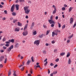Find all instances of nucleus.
I'll use <instances>...</instances> for the list:
<instances>
[{
	"mask_svg": "<svg viewBox=\"0 0 76 76\" xmlns=\"http://www.w3.org/2000/svg\"><path fill=\"white\" fill-rule=\"evenodd\" d=\"M29 7H24V10L25 11V13L28 14L30 12V10L28 9Z\"/></svg>",
	"mask_w": 76,
	"mask_h": 76,
	"instance_id": "obj_1",
	"label": "nucleus"
},
{
	"mask_svg": "<svg viewBox=\"0 0 76 76\" xmlns=\"http://www.w3.org/2000/svg\"><path fill=\"white\" fill-rule=\"evenodd\" d=\"M39 40H35L34 42V44H36V45H39Z\"/></svg>",
	"mask_w": 76,
	"mask_h": 76,
	"instance_id": "obj_2",
	"label": "nucleus"
},
{
	"mask_svg": "<svg viewBox=\"0 0 76 76\" xmlns=\"http://www.w3.org/2000/svg\"><path fill=\"white\" fill-rule=\"evenodd\" d=\"M14 9H15V4H14L11 7L10 9L11 12H13L14 11Z\"/></svg>",
	"mask_w": 76,
	"mask_h": 76,
	"instance_id": "obj_3",
	"label": "nucleus"
},
{
	"mask_svg": "<svg viewBox=\"0 0 76 76\" xmlns=\"http://www.w3.org/2000/svg\"><path fill=\"white\" fill-rule=\"evenodd\" d=\"M13 45H12L10 48H9L7 50V51L10 52V51L12 50V49H13Z\"/></svg>",
	"mask_w": 76,
	"mask_h": 76,
	"instance_id": "obj_4",
	"label": "nucleus"
},
{
	"mask_svg": "<svg viewBox=\"0 0 76 76\" xmlns=\"http://www.w3.org/2000/svg\"><path fill=\"white\" fill-rule=\"evenodd\" d=\"M48 21L50 24H53V23L55 24V23H55L53 20H49Z\"/></svg>",
	"mask_w": 76,
	"mask_h": 76,
	"instance_id": "obj_5",
	"label": "nucleus"
},
{
	"mask_svg": "<svg viewBox=\"0 0 76 76\" xmlns=\"http://www.w3.org/2000/svg\"><path fill=\"white\" fill-rule=\"evenodd\" d=\"M28 31H24L23 33V35L24 36H26L27 35H28Z\"/></svg>",
	"mask_w": 76,
	"mask_h": 76,
	"instance_id": "obj_6",
	"label": "nucleus"
},
{
	"mask_svg": "<svg viewBox=\"0 0 76 76\" xmlns=\"http://www.w3.org/2000/svg\"><path fill=\"white\" fill-rule=\"evenodd\" d=\"M20 30V28L18 27L15 29L14 31L15 32H19Z\"/></svg>",
	"mask_w": 76,
	"mask_h": 76,
	"instance_id": "obj_7",
	"label": "nucleus"
},
{
	"mask_svg": "<svg viewBox=\"0 0 76 76\" xmlns=\"http://www.w3.org/2000/svg\"><path fill=\"white\" fill-rule=\"evenodd\" d=\"M73 18H71L70 19V24H72V23H73Z\"/></svg>",
	"mask_w": 76,
	"mask_h": 76,
	"instance_id": "obj_8",
	"label": "nucleus"
},
{
	"mask_svg": "<svg viewBox=\"0 0 76 76\" xmlns=\"http://www.w3.org/2000/svg\"><path fill=\"white\" fill-rule=\"evenodd\" d=\"M15 48H18L19 47V44L18 43H17L15 44Z\"/></svg>",
	"mask_w": 76,
	"mask_h": 76,
	"instance_id": "obj_9",
	"label": "nucleus"
},
{
	"mask_svg": "<svg viewBox=\"0 0 76 76\" xmlns=\"http://www.w3.org/2000/svg\"><path fill=\"white\" fill-rule=\"evenodd\" d=\"M19 5L18 4H16L15 5V7L16 9V10H19Z\"/></svg>",
	"mask_w": 76,
	"mask_h": 76,
	"instance_id": "obj_10",
	"label": "nucleus"
},
{
	"mask_svg": "<svg viewBox=\"0 0 76 76\" xmlns=\"http://www.w3.org/2000/svg\"><path fill=\"white\" fill-rule=\"evenodd\" d=\"M34 25H35V23H34V22H33L32 23V25L31 27V29H32V28H33V26H34Z\"/></svg>",
	"mask_w": 76,
	"mask_h": 76,
	"instance_id": "obj_11",
	"label": "nucleus"
},
{
	"mask_svg": "<svg viewBox=\"0 0 76 76\" xmlns=\"http://www.w3.org/2000/svg\"><path fill=\"white\" fill-rule=\"evenodd\" d=\"M15 41V40L13 39H12L9 40H8V41L9 42H12V43H14V41Z\"/></svg>",
	"mask_w": 76,
	"mask_h": 76,
	"instance_id": "obj_12",
	"label": "nucleus"
},
{
	"mask_svg": "<svg viewBox=\"0 0 76 76\" xmlns=\"http://www.w3.org/2000/svg\"><path fill=\"white\" fill-rule=\"evenodd\" d=\"M72 9H73V7H70L69 8V11L68 12H70L72 11Z\"/></svg>",
	"mask_w": 76,
	"mask_h": 76,
	"instance_id": "obj_13",
	"label": "nucleus"
},
{
	"mask_svg": "<svg viewBox=\"0 0 76 76\" xmlns=\"http://www.w3.org/2000/svg\"><path fill=\"white\" fill-rule=\"evenodd\" d=\"M71 63H72V61H71V59L70 58H69L68 59V64H71Z\"/></svg>",
	"mask_w": 76,
	"mask_h": 76,
	"instance_id": "obj_14",
	"label": "nucleus"
},
{
	"mask_svg": "<svg viewBox=\"0 0 76 76\" xmlns=\"http://www.w3.org/2000/svg\"><path fill=\"white\" fill-rule=\"evenodd\" d=\"M4 58V57L3 56H1L0 58V61H2L3 60V59Z\"/></svg>",
	"mask_w": 76,
	"mask_h": 76,
	"instance_id": "obj_15",
	"label": "nucleus"
},
{
	"mask_svg": "<svg viewBox=\"0 0 76 76\" xmlns=\"http://www.w3.org/2000/svg\"><path fill=\"white\" fill-rule=\"evenodd\" d=\"M73 37V34H72L71 35L69 36L68 38L69 39H70L72 37Z\"/></svg>",
	"mask_w": 76,
	"mask_h": 76,
	"instance_id": "obj_16",
	"label": "nucleus"
},
{
	"mask_svg": "<svg viewBox=\"0 0 76 76\" xmlns=\"http://www.w3.org/2000/svg\"><path fill=\"white\" fill-rule=\"evenodd\" d=\"M43 36H44V34H42L40 35L39 36V37L40 38H42V37H43Z\"/></svg>",
	"mask_w": 76,
	"mask_h": 76,
	"instance_id": "obj_17",
	"label": "nucleus"
},
{
	"mask_svg": "<svg viewBox=\"0 0 76 76\" xmlns=\"http://www.w3.org/2000/svg\"><path fill=\"white\" fill-rule=\"evenodd\" d=\"M30 63H31V60H28L27 63L26 64H27V65H29Z\"/></svg>",
	"mask_w": 76,
	"mask_h": 76,
	"instance_id": "obj_18",
	"label": "nucleus"
},
{
	"mask_svg": "<svg viewBox=\"0 0 76 76\" xmlns=\"http://www.w3.org/2000/svg\"><path fill=\"white\" fill-rule=\"evenodd\" d=\"M28 26V24L26 25L24 27V31H25L26 29V28H27Z\"/></svg>",
	"mask_w": 76,
	"mask_h": 76,
	"instance_id": "obj_19",
	"label": "nucleus"
},
{
	"mask_svg": "<svg viewBox=\"0 0 76 76\" xmlns=\"http://www.w3.org/2000/svg\"><path fill=\"white\" fill-rule=\"evenodd\" d=\"M55 32H56V33H57V32H60V31L58 30V29H56L55 30Z\"/></svg>",
	"mask_w": 76,
	"mask_h": 76,
	"instance_id": "obj_20",
	"label": "nucleus"
},
{
	"mask_svg": "<svg viewBox=\"0 0 76 76\" xmlns=\"http://www.w3.org/2000/svg\"><path fill=\"white\" fill-rule=\"evenodd\" d=\"M16 72L15 71L14 72L13 74V76H17V75H16Z\"/></svg>",
	"mask_w": 76,
	"mask_h": 76,
	"instance_id": "obj_21",
	"label": "nucleus"
},
{
	"mask_svg": "<svg viewBox=\"0 0 76 76\" xmlns=\"http://www.w3.org/2000/svg\"><path fill=\"white\" fill-rule=\"evenodd\" d=\"M65 54V53H62L60 54V56H64Z\"/></svg>",
	"mask_w": 76,
	"mask_h": 76,
	"instance_id": "obj_22",
	"label": "nucleus"
},
{
	"mask_svg": "<svg viewBox=\"0 0 76 76\" xmlns=\"http://www.w3.org/2000/svg\"><path fill=\"white\" fill-rule=\"evenodd\" d=\"M70 55V53L69 52L68 53H67V55H66V57H69Z\"/></svg>",
	"mask_w": 76,
	"mask_h": 76,
	"instance_id": "obj_23",
	"label": "nucleus"
},
{
	"mask_svg": "<svg viewBox=\"0 0 76 76\" xmlns=\"http://www.w3.org/2000/svg\"><path fill=\"white\" fill-rule=\"evenodd\" d=\"M43 52V54H46L47 53V51H46L45 50H43L42 51Z\"/></svg>",
	"mask_w": 76,
	"mask_h": 76,
	"instance_id": "obj_24",
	"label": "nucleus"
},
{
	"mask_svg": "<svg viewBox=\"0 0 76 76\" xmlns=\"http://www.w3.org/2000/svg\"><path fill=\"white\" fill-rule=\"evenodd\" d=\"M12 15H13V16H15L16 15V14L15 12H13L12 13Z\"/></svg>",
	"mask_w": 76,
	"mask_h": 76,
	"instance_id": "obj_25",
	"label": "nucleus"
},
{
	"mask_svg": "<svg viewBox=\"0 0 76 76\" xmlns=\"http://www.w3.org/2000/svg\"><path fill=\"white\" fill-rule=\"evenodd\" d=\"M11 75V70H10L8 72V76H10Z\"/></svg>",
	"mask_w": 76,
	"mask_h": 76,
	"instance_id": "obj_26",
	"label": "nucleus"
},
{
	"mask_svg": "<svg viewBox=\"0 0 76 76\" xmlns=\"http://www.w3.org/2000/svg\"><path fill=\"white\" fill-rule=\"evenodd\" d=\"M57 71L54 72H53V73H51V74H53V75H54L55 74H57Z\"/></svg>",
	"mask_w": 76,
	"mask_h": 76,
	"instance_id": "obj_27",
	"label": "nucleus"
},
{
	"mask_svg": "<svg viewBox=\"0 0 76 76\" xmlns=\"http://www.w3.org/2000/svg\"><path fill=\"white\" fill-rule=\"evenodd\" d=\"M33 34L34 35H35L37 34V31H34V32L33 33Z\"/></svg>",
	"mask_w": 76,
	"mask_h": 76,
	"instance_id": "obj_28",
	"label": "nucleus"
},
{
	"mask_svg": "<svg viewBox=\"0 0 76 76\" xmlns=\"http://www.w3.org/2000/svg\"><path fill=\"white\" fill-rule=\"evenodd\" d=\"M34 57L33 56L31 57V59L33 62H34Z\"/></svg>",
	"mask_w": 76,
	"mask_h": 76,
	"instance_id": "obj_29",
	"label": "nucleus"
},
{
	"mask_svg": "<svg viewBox=\"0 0 76 76\" xmlns=\"http://www.w3.org/2000/svg\"><path fill=\"white\" fill-rule=\"evenodd\" d=\"M18 21V20H14L13 21V22L14 23H15V22H16Z\"/></svg>",
	"mask_w": 76,
	"mask_h": 76,
	"instance_id": "obj_30",
	"label": "nucleus"
},
{
	"mask_svg": "<svg viewBox=\"0 0 76 76\" xmlns=\"http://www.w3.org/2000/svg\"><path fill=\"white\" fill-rule=\"evenodd\" d=\"M54 35H55V33L54 32H52V36L53 37H54Z\"/></svg>",
	"mask_w": 76,
	"mask_h": 76,
	"instance_id": "obj_31",
	"label": "nucleus"
},
{
	"mask_svg": "<svg viewBox=\"0 0 76 76\" xmlns=\"http://www.w3.org/2000/svg\"><path fill=\"white\" fill-rule=\"evenodd\" d=\"M6 38L4 37L2 41L3 42H4V41H6Z\"/></svg>",
	"mask_w": 76,
	"mask_h": 76,
	"instance_id": "obj_32",
	"label": "nucleus"
},
{
	"mask_svg": "<svg viewBox=\"0 0 76 76\" xmlns=\"http://www.w3.org/2000/svg\"><path fill=\"white\" fill-rule=\"evenodd\" d=\"M50 32V30H48L47 31L46 35H48V34H49V32Z\"/></svg>",
	"mask_w": 76,
	"mask_h": 76,
	"instance_id": "obj_33",
	"label": "nucleus"
},
{
	"mask_svg": "<svg viewBox=\"0 0 76 76\" xmlns=\"http://www.w3.org/2000/svg\"><path fill=\"white\" fill-rule=\"evenodd\" d=\"M58 27L59 28H60V27H61V24L58 22Z\"/></svg>",
	"mask_w": 76,
	"mask_h": 76,
	"instance_id": "obj_34",
	"label": "nucleus"
},
{
	"mask_svg": "<svg viewBox=\"0 0 76 76\" xmlns=\"http://www.w3.org/2000/svg\"><path fill=\"white\" fill-rule=\"evenodd\" d=\"M66 27V26H65V25H64L63 26H62V29H63L64 28H65Z\"/></svg>",
	"mask_w": 76,
	"mask_h": 76,
	"instance_id": "obj_35",
	"label": "nucleus"
},
{
	"mask_svg": "<svg viewBox=\"0 0 76 76\" xmlns=\"http://www.w3.org/2000/svg\"><path fill=\"white\" fill-rule=\"evenodd\" d=\"M18 26H20L21 25H22V24H21V23H20L19 22H18Z\"/></svg>",
	"mask_w": 76,
	"mask_h": 76,
	"instance_id": "obj_36",
	"label": "nucleus"
},
{
	"mask_svg": "<svg viewBox=\"0 0 76 76\" xmlns=\"http://www.w3.org/2000/svg\"><path fill=\"white\" fill-rule=\"evenodd\" d=\"M7 58H6L4 62V63H6V62H7Z\"/></svg>",
	"mask_w": 76,
	"mask_h": 76,
	"instance_id": "obj_37",
	"label": "nucleus"
},
{
	"mask_svg": "<svg viewBox=\"0 0 76 76\" xmlns=\"http://www.w3.org/2000/svg\"><path fill=\"white\" fill-rule=\"evenodd\" d=\"M76 26V22H75V23L74 26H73V28H75V27Z\"/></svg>",
	"mask_w": 76,
	"mask_h": 76,
	"instance_id": "obj_38",
	"label": "nucleus"
},
{
	"mask_svg": "<svg viewBox=\"0 0 76 76\" xmlns=\"http://www.w3.org/2000/svg\"><path fill=\"white\" fill-rule=\"evenodd\" d=\"M56 10H53V14H55L56 13Z\"/></svg>",
	"mask_w": 76,
	"mask_h": 76,
	"instance_id": "obj_39",
	"label": "nucleus"
},
{
	"mask_svg": "<svg viewBox=\"0 0 76 76\" xmlns=\"http://www.w3.org/2000/svg\"><path fill=\"white\" fill-rule=\"evenodd\" d=\"M43 26L44 28H47V26H46V25H45V24L43 25Z\"/></svg>",
	"mask_w": 76,
	"mask_h": 76,
	"instance_id": "obj_40",
	"label": "nucleus"
},
{
	"mask_svg": "<svg viewBox=\"0 0 76 76\" xmlns=\"http://www.w3.org/2000/svg\"><path fill=\"white\" fill-rule=\"evenodd\" d=\"M65 9L66 8H65L64 7H63L62 8V10H65Z\"/></svg>",
	"mask_w": 76,
	"mask_h": 76,
	"instance_id": "obj_41",
	"label": "nucleus"
},
{
	"mask_svg": "<svg viewBox=\"0 0 76 76\" xmlns=\"http://www.w3.org/2000/svg\"><path fill=\"white\" fill-rule=\"evenodd\" d=\"M46 63H45L44 64V65L45 66H46L47 65V63H48V62H47V61H46Z\"/></svg>",
	"mask_w": 76,
	"mask_h": 76,
	"instance_id": "obj_42",
	"label": "nucleus"
},
{
	"mask_svg": "<svg viewBox=\"0 0 76 76\" xmlns=\"http://www.w3.org/2000/svg\"><path fill=\"white\" fill-rule=\"evenodd\" d=\"M57 66H58V65H57V64H56L54 66V68L55 69V68L57 67Z\"/></svg>",
	"mask_w": 76,
	"mask_h": 76,
	"instance_id": "obj_43",
	"label": "nucleus"
},
{
	"mask_svg": "<svg viewBox=\"0 0 76 76\" xmlns=\"http://www.w3.org/2000/svg\"><path fill=\"white\" fill-rule=\"evenodd\" d=\"M9 45H9V44H7L5 45V46H6V47H8L9 46Z\"/></svg>",
	"mask_w": 76,
	"mask_h": 76,
	"instance_id": "obj_44",
	"label": "nucleus"
},
{
	"mask_svg": "<svg viewBox=\"0 0 76 76\" xmlns=\"http://www.w3.org/2000/svg\"><path fill=\"white\" fill-rule=\"evenodd\" d=\"M55 61L56 62H58L59 61V59L57 58V59H56Z\"/></svg>",
	"mask_w": 76,
	"mask_h": 76,
	"instance_id": "obj_45",
	"label": "nucleus"
},
{
	"mask_svg": "<svg viewBox=\"0 0 76 76\" xmlns=\"http://www.w3.org/2000/svg\"><path fill=\"white\" fill-rule=\"evenodd\" d=\"M6 44H10V42L9 41H6L5 42Z\"/></svg>",
	"mask_w": 76,
	"mask_h": 76,
	"instance_id": "obj_46",
	"label": "nucleus"
},
{
	"mask_svg": "<svg viewBox=\"0 0 76 76\" xmlns=\"http://www.w3.org/2000/svg\"><path fill=\"white\" fill-rule=\"evenodd\" d=\"M50 20H53V16L51 15L50 18Z\"/></svg>",
	"mask_w": 76,
	"mask_h": 76,
	"instance_id": "obj_47",
	"label": "nucleus"
},
{
	"mask_svg": "<svg viewBox=\"0 0 76 76\" xmlns=\"http://www.w3.org/2000/svg\"><path fill=\"white\" fill-rule=\"evenodd\" d=\"M21 70L23 71L24 70V67H23L21 69Z\"/></svg>",
	"mask_w": 76,
	"mask_h": 76,
	"instance_id": "obj_48",
	"label": "nucleus"
},
{
	"mask_svg": "<svg viewBox=\"0 0 76 76\" xmlns=\"http://www.w3.org/2000/svg\"><path fill=\"white\" fill-rule=\"evenodd\" d=\"M51 27H52V28H53V27H54V24H52L51 25Z\"/></svg>",
	"mask_w": 76,
	"mask_h": 76,
	"instance_id": "obj_49",
	"label": "nucleus"
},
{
	"mask_svg": "<svg viewBox=\"0 0 76 76\" xmlns=\"http://www.w3.org/2000/svg\"><path fill=\"white\" fill-rule=\"evenodd\" d=\"M48 74H50V69H48Z\"/></svg>",
	"mask_w": 76,
	"mask_h": 76,
	"instance_id": "obj_50",
	"label": "nucleus"
},
{
	"mask_svg": "<svg viewBox=\"0 0 76 76\" xmlns=\"http://www.w3.org/2000/svg\"><path fill=\"white\" fill-rule=\"evenodd\" d=\"M50 65L51 66H54V64H53V63H51Z\"/></svg>",
	"mask_w": 76,
	"mask_h": 76,
	"instance_id": "obj_51",
	"label": "nucleus"
},
{
	"mask_svg": "<svg viewBox=\"0 0 76 76\" xmlns=\"http://www.w3.org/2000/svg\"><path fill=\"white\" fill-rule=\"evenodd\" d=\"M20 2H24V0H19Z\"/></svg>",
	"mask_w": 76,
	"mask_h": 76,
	"instance_id": "obj_52",
	"label": "nucleus"
},
{
	"mask_svg": "<svg viewBox=\"0 0 76 76\" xmlns=\"http://www.w3.org/2000/svg\"><path fill=\"white\" fill-rule=\"evenodd\" d=\"M51 42L52 44H54L55 43V41H54V40H53Z\"/></svg>",
	"mask_w": 76,
	"mask_h": 76,
	"instance_id": "obj_53",
	"label": "nucleus"
},
{
	"mask_svg": "<svg viewBox=\"0 0 76 76\" xmlns=\"http://www.w3.org/2000/svg\"><path fill=\"white\" fill-rule=\"evenodd\" d=\"M7 48V47H5V46H4L3 47V49H4V50H6Z\"/></svg>",
	"mask_w": 76,
	"mask_h": 76,
	"instance_id": "obj_54",
	"label": "nucleus"
},
{
	"mask_svg": "<svg viewBox=\"0 0 76 76\" xmlns=\"http://www.w3.org/2000/svg\"><path fill=\"white\" fill-rule=\"evenodd\" d=\"M4 12L5 14H7V11L6 10H4Z\"/></svg>",
	"mask_w": 76,
	"mask_h": 76,
	"instance_id": "obj_55",
	"label": "nucleus"
},
{
	"mask_svg": "<svg viewBox=\"0 0 76 76\" xmlns=\"http://www.w3.org/2000/svg\"><path fill=\"white\" fill-rule=\"evenodd\" d=\"M58 18V16H56L55 18V19H56V20H57Z\"/></svg>",
	"mask_w": 76,
	"mask_h": 76,
	"instance_id": "obj_56",
	"label": "nucleus"
},
{
	"mask_svg": "<svg viewBox=\"0 0 76 76\" xmlns=\"http://www.w3.org/2000/svg\"><path fill=\"white\" fill-rule=\"evenodd\" d=\"M3 67V65L2 64H0V67L1 68H2V67Z\"/></svg>",
	"mask_w": 76,
	"mask_h": 76,
	"instance_id": "obj_57",
	"label": "nucleus"
},
{
	"mask_svg": "<svg viewBox=\"0 0 76 76\" xmlns=\"http://www.w3.org/2000/svg\"><path fill=\"white\" fill-rule=\"evenodd\" d=\"M4 52V50H0V52L1 53H3Z\"/></svg>",
	"mask_w": 76,
	"mask_h": 76,
	"instance_id": "obj_58",
	"label": "nucleus"
},
{
	"mask_svg": "<svg viewBox=\"0 0 76 76\" xmlns=\"http://www.w3.org/2000/svg\"><path fill=\"white\" fill-rule=\"evenodd\" d=\"M2 20H6V18H3Z\"/></svg>",
	"mask_w": 76,
	"mask_h": 76,
	"instance_id": "obj_59",
	"label": "nucleus"
},
{
	"mask_svg": "<svg viewBox=\"0 0 76 76\" xmlns=\"http://www.w3.org/2000/svg\"><path fill=\"white\" fill-rule=\"evenodd\" d=\"M47 58H46L45 60H44V62H45V61H47Z\"/></svg>",
	"mask_w": 76,
	"mask_h": 76,
	"instance_id": "obj_60",
	"label": "nucleus"
},
{
	"mask_svg": "<svg viewBox=\"0 0 76 76\" xmlns=\"http://www.w3.org/2000/svg\"><path fill=\"white\" fill-rule=\"evenodd\" d=\"M3 6L2 5H0V7H1V8H2V7H3Z\"/></svg>",
	"mask_w": 76,
	"mask_h": 76,
	"instance_id": "obj_61",
	"label": "nucleus"
},
{
	"mask_svg": "<svg viewBox=\"0 0 76 76\" xmlns=\"http://www.w3.org/2000/svg\"><path fill=\"white\" fill-rule=\"evenodd\" d=\"M64 7H67V5L66 4H64Z\"/></svg>",
	"mask_w": 76,
	"mask_h": 76,
	"instance_id": "obj_62",
	"label": "nucleus"
},
{
	"mask_svg": "<svg viewBox=\"0 0 76 76\" xmlns=\"http://www.w3.org/2000/svg\"><path fill=\"white\" fill-rule=\"evenodd\" d=\"M36 67H40V66L39 65H37V66H36Z\"/></svg>",
	"mask_w": 76,
	"mask_h": 76,
	"instance_id": "obj_63",
	"label": "nucleus"
},
{
	"mask_svg": "<svg viewBox=\"0 0 76 76\" xmlns=\"http://www.w3.org/2000/svg\"><path fill=\"white\" fill-rule=\"evenodd\" d=\"M26 19H28V16L26 15Z\"/></svg>",
	"mask_w": 76,
	"mask_h": 76,
	"instance_id": "obj_64",
	"label": "nucleus"
}]
</instances>
